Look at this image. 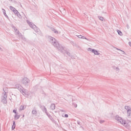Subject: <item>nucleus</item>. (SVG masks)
Here are the masks:
<instances>
[{
  "label": "nucleus",
  "mask_w": 131,
  "mask_h": 131,
  "mask_svg": "<svg viewBox=\"0 0 131 131\" xmlns=\"http://www.w3.org/2000/svg\"><path fill=\"white\" fill-rule=\"evenodd\" d=\"M48 38L52 45L54 46L55 48H56V49H57V50H58L59 52H61V53H63V54H65L68 56H69V57L71 56L70 54V52L66 50V49L62 47V46L60 45V44H59V42H58V41H57L55 38L52 36H49Z\"/></svg>",
  "instance_id": "1"
},
{
  "label": "nucleus",
  "mask_w": 131,
  "mask_h": 131,
  "mask_svg": "<svg viewBox=\"0 0 131 131\" xmlns=\"http://www.w3.org/2000/svg\"><path fill=\"white\" fill-rule=\"evenodd\" d=\"M115 119L117 120V121H118V122L121 123V124L124 125V126H126V122L125 120L122 119L121 117H120L119 116L117 115L115 117Z\"/></svg>",
  "instance_id": "2"
},
{
  "label": "nucleus",
  "mask_w": 131,
  "mask_h": 131,
  "mask_svg": "<svg viewBox=\"0 0 131 131\" xmlns=\"http://www.w3.org/2000/svg\"><path fill=\"white\" fill-rule=\"evenodd\" d=\"M6 92H3L2 94V96L1 97V102L3 104H7V100H8V95L6 93Z\"/></svg>",
  "instance_id": "3"
},
{
  "label": "nucleus",
  "mask_w": 131,
  "mask_h": 131,
  "mask_svg": "<svg viewBox=\"0 0 131 131\" xmlns=\"http://www.w3.org/2000/svg\"><path fill=\"white\" fill-rule=\"evenodd\" d=\"M21 83L24 84L25 86H28L29 83H30V80L27 77H24L21 80Z\"/></svg>",
  "instance_id": "4"
},
{
  "label": "nucleus",
  "mask_w": 131,
  "mask_h": 131,
  "mask_svg": "<svg viewBox=\"0 0 131 131\" xmlns=\"http://www.w3.org/2000/svg\"><path fill=\"white\" fill-rule=\"evenodd\" d=\"M27 23L31 27V28H32V29L34 30L36 32H38V29H37V28H36V26H35L33 23L29 21V20H27Z\"/></svg>",
  "instance_id": "5"
},
{
  "label": "nucleus",
  "mask_w": 131,
  "mask_h": 131,
  "mask_svg": "<svg viewBox=\"0 0 131 131\" xmlns=\"http://www.w3.org/2000/svg\"><path fill=\"white\" fill-rule=\"evenodd\" d=\"M15 89H17V90H19V91L20 92V93H21V94H23V95H25V92H24V91H23V87H22V86H21V85L19 84H16L15 85Z\"/></svg>",
  "instance_id": "6"
},
{
  "label": "nucleus",
  "mask_w": 131,
  "mask_h": 131,
  "mask_svg": "<svg viewBox=\"0 0 131 131\" xmlns=\"http://www.w3.org/2000/svg\"><path fill=\"white\" fill-rule=\"evenodd\" d=\"M88 52H92L94 55L96 56H99L100 53L99 52V51L96 50L95 49H92V48H89L88 49Z\"/></svg>",
  "instance_id": "7"
},
{
  "label": "nucleus",
  "mask_w": 131,
  "mask_h": 131,
  "mask_svg": "<svg viewBox=\"0 0 131 131\" xmlns=\"http://www.w3.org/2000/svg\"><path fill=\"white\" fill-rule=\"evenodd\" d=\"M10 9L11 10V11L13 12L14 14L16 13H18V10L16 9L15 8H14L13 6H10Z\"/></svg>",
  "instance_id": "8"
},
{
  "label": "nucleus",
  "mask_w": 131,
  "mask_h": 131,
  "mask_svg": "<svg viewBox=\"0 0 131 131\" xmlns=\"http://www.w3.org/2000/svg\"><path fill=\"white\" fill-rule=\"evenodd\" d=\"M17 35H18L19 38H21V39H23V40H26V38L22 35V34H21V33H19Z\"/></svg>",
  "instance_id": "9"
},
{
  "label": "nucleus",
  "mask_w": 131,
  "mask_h": 131,
  "mask_svg": "<svg viewBox=\"0 0 131 131\" xmlns=\"http://www.w3.org/2000/svg\"><path fill=\"white\" fill-rule=\"evenodd\" d=\"M113 69L116 71V72H117V73H118V72H119L120 70L119 68H118V67L113 66Z\"/></svg>",
  "instance_id": "10"
},
{
  "label": "nucleus",
  "mask_w": 131,
  "mask_h": 131,
  "mask_svg": "<svg viewBox=\"0 0 131 131\" xmlns=\"http://www.w3.org/2000/svg\"><path fill=\"white\" fill-rule=\"evenodd\" d=\"M124 109L127 111V112H129L131 111L130 106H128L127 105L124 106Z\"/></svg>",
  "instance_id": "11"
},
{
  "label": "nucleus",
  "mask_w": 131,
  "mask_h": 131,
  "mask_svg": "<svg viewBox=\"0 0 131 131\" xmlns=\"http://www.w3.org/2000/svg\"><path fill=\"white\" fill-rule=\"evenodd\" d=\"M79 38H82V39H86V40H89V39L86 38V37L82 36V35H78L77 36Z\"/></svg>",
  "instance_id": "12"
},
{
  "label": "nucleus",
  "mask_w": 131,
  "mask_h": 131,
  "mask_svg": "<svg viewBox=\"0 0 131 131\" xmlns=\"http://www.w3.org/2000/svg\"><path fill=\"white\" fill-rule=\"evenodd\" d=\"M51 29L53 32L55 33V34H58L59 33V32H58V31H57V30L55 29L54 28H51Z\"/></svg>",
  "instance_id": "13"
},
{
  "label": "nucleus",
  "mask_w": 131,
  "mask_h": 131,
  "mask_svg": "<svg viewBox=\"0 0 131 131\" xmlns=\"http://www.w3.org/2000/svg\"><path fill=\"white\" fill-rule=\"evenodd\" d=\"M50 109L51 110H55V109H56V105H55V104H52L50 106Z\"/></svg>",
  "instance_id": "14"
},
{
  "label": "nucleus",
  "mask_w": 131,
  "mask_h": 131,
  "mask_svg": "<svg viewBox=\"0 0 131 131\" xmlns=\"http://www.w3.org/2000/svg\"><path fill=\"white\" fill-rule=\"evenodd\" d=\"M46 115L49 117V118H50V119H51L52 121H54V118H53V117H52L50 114L47 113Z\"/></svg>",
  "instance_id": "15"
},
{
  "label": "nucleus",
  "mask_w": 131,
  "mask_h": 131,
  "mask_svg": "<svg viewBox=\"0 0 131 131\" xmlns=\"http://www.w3.org/2000/svg\"><path fill=\"white\" fill-rule=\"evenodd\" d=\"M32 113L33 114V115H36V114H37V111H36V109H33L32 111Z\"/></svg>",
  "instance_id": "16"
},
{
  "label": "nucleus",
  "mask_w": 131,
  "mask_h": 131,
  "mask_svg": "<svg viewBox=\"0 0 131 131\" xmlns=\"http://www.w3.org/2000/svg\"><path fill=\"white\" fill-rule=\"evenodd\" d=\"M2 11L4 16H5L6 18H9V16H8V15H7V13H6V10H5L4 9H2Z\"/></svg>",
  "instance_id": "17"
},
{
  "label": "nucleus",
  "mask_w": 131,
  "mask_h": 131,
  "mask_svg": "<svg viewBox=\"0 0 131 131\" xmlns=\"http://www.w3.org/2000/svg\"><path fill=\"white\" fill-rule=\"evenodd\" d=\"M20 118V115H18V114H16L14 116V119L18 120Z\"/></svg>",
  "instance_id": "18"
},
{
  "label": "nucleus",
  "mask_w": 131,
  "mask_h": 131,
  "mask_svg": "<svg viewBox=\"0 0 131 131\" xmlns=\"http://www.w3.org/2000/svg\"><path fill=\"white\" fill-rule=\"evenodd\" d=\"M15 15H16V16H17V17H18V18H22V16H21V14H20V13H19V12L17 11V12L14 13Z\"/></svg>",
  "instance_id": "19"
},
{
  "label": "nucleus",
  "mask_w": 131,
  "mask_h": 131,
  "mask_svg": "<svg viewBox=\"0 0 131 131\" xmlns=\"http://www.w3.org/2000/svg\"><path fill=\"white\" fill-rule=\"evenodd\" d=\"M127 117L128 118H131V111L127 112Z\"/></svg>",
  "instance_id": "20"
},
{
  "label": "nucleus",
  "mask_w": 131,
  "mask_h": 131,
  "mask_svg": "<svg viewBox=\"0 0 131 131\" xmlns=\"http://www.w3.org/2000/svg\"><path fill=\"white\" fill-rule=\"evenodd\" d=\"M25 108H26L24 105H21L19 107V111H22V110H24Z\"/></svg>",
  "instance_id": "21"
},
{
  "label": "nucleus",
  "mask_w": 131,
  "mask_h": 131,
  "mask_svg": "<svg viewBox=\"0 0 131 131\" xmlns=\"http://www.w3.org/2000/svg\"><path fill=\"white\" fill-rule=\"evenodd\" d=\"M117 33L119 34V35H120V36H122L123 34H122V32L121 31H120V30H117Z\"/></svg>",
  "instance_id": "22"
},
{
  "label": "nucleus",
  "mask_w": 131,
  "mask_h": 131,
  "mask_svg": "<svg viewBox=\"0 0 131 131\" xmlns=\"http://www.w3.org/2000/svg\"><path fill=\"white\" fill-rule=\"evenodd\" d=\"M14 29L15 31V33H16L17 35H18L20 32H19V30H18L17 29H16V28H14Z\"/></svg>",
  "instance_id": "23"
},
{
  "label": "nucleus",
  "mask_w": 131,
  "mask_h": 131,
  "mask_svg": "<svg viewBox=\"0 0 131 131\" xmlns=\"http://www.w3.org/2000/svg\"><path fill=\"white\" fill-rule=\"evenodd\" d=\"M42 111H43V112H45L46 114H47V113H48L47 108H46V107H45V106L42 110Z\"/></svg>",
  "instance_id": "24"
},
{
  "label": "nucleus",
  "mask_w": 131,
  "mask_h": 131,
  "mask_svg": "<svg viewBox=\"0 0 131 131\" xmlns=\"http://www.w3.org/2000/svg\"><path fill=\"white\" fill-rule=\"evenodd\" d=\"M98 18L100 21H104V17H101V16H98Z\"/></svg>",
  "instance_id": "25"
},
{
  "label": "nucleus",
  "mask_w": 131,
  "mask_h": 131,
  "mask_svg": "<svg viewBox=\"0 0 131 131\" xmlns=\"http://www.w3.org/2000/svg\"><path fill=\"white\" fill-rule=\"evenodd\" d=\"M4 93L6 92V94H7V93H8V88H5L4 89Z\"/></svg>",
  "instance_id": "26"
},
{
  "label": "nucleus",
  "mask_w": 131,
  "mask_h": 131,
  "mask_svg": "<svg viewBox=\"0 0 131 131\" xmlns=\"http://www.w3.org/2000/svg\"><path fill=\"white\" fill-rule=\"evenodd\" d=\"M118 51H120L121 52H122L123 54H125V52L124 51L121 50V49H119L118 48H116Z\"/></svg>",
  "instance_id": "27"
},
{
  "label": "nucleus",
  "mask_w": 131,
  "mask_h": 131,
  "mask_svg": "<svg viewBox=\"0 0 131 131\" xmlns=\"http://www.w3.org/2000/svg\"><path fill=\"white\" fill-rule=\"evenodd\" d=\"M73 105L74 107H75V108H76L77 107V105L76 104V103H73Z\"/></svg>",
  "instance_id": "28"
},
{
  "label": "nucleus",
  "mask_w": 131,
  "mask_h": 131,
  "mask_svg": "<svg viewBox=\"0 0 131 131\" xmlns=\"http://www.w3.org/2000/svg\"><path fill=\"white\" fill-rule=\"evenodd\" d=\"M15 127H16V126H15V125H12V129H15Z\"/></svg>",
  "instance_id": "29"
},
{
  "label": "nucleus",
  "mask_w": 131,
  "mask_h": 131,
  "mask_svg": "<svg viewBox=\"0 0 131 131\" xmlns=\"http://www.w3.org/2000/svg\"><path fill=\"white\" fill-rule=\"evenodd\" d=\"M64 117H66V118H68V114H65L64 115Z\"/></svg>",
  "instance_id": "30"
},
{
  "label": "nucleus",
  "mask_w": 131,
  "mask_h": 131,
  "mask_svg": "<svg viewBox=\"0 0 131 131\" xmlns=\"http://www.w3.org/2000/svg\"><path fill=\"white\" fill-rule=\"evenodd\" d=\"M13 125L16 126V122L15 121H13Z\"/></svg>",
  "instance_id": "31"
},
{
  "label": "nucleus",
  "mask_w": 131,
  "mask_h": 131,
  "mask_svg": "<svg viewBox=\"0 0 131 131\" xmlns=\"http://www.w3.org/2000/svg\"><path fill=\"white\" fill-rule=\"evenodd\" d=\"M13 112L14 113H15V114H17V113L16 112V110H14L13 111Z\"/></svg>",
  "instance_id": "32"
},
{
  "label": "nucleus",
  "mask_w": 131,
  "mask_h": 131,
  "mask_svg": "<svg viewBox=\"0 0 131 131\" xmlns=\"http://www.w3.org/2000/svg\"><path fill=\"white\" fill-rule=\"evenodd\" d=\"M77 124H79V125H80V122L78 121V122H77Z\"/></svg>",
  "instance_id": "33"
},
{
  "label": "nucleus",
  "mask_w": 131,
  "mask_h": 131,
  "mask_svg": "<svg viewBox=\"0 0 131 131\" xmlns=\"http://www.w3.org/2000/svg\"><path fill=\"white\" fill-rule=\"evenodd\" d=\"M129 45L131 47V42H129Z\"/></svg>",
  "instance_id": "34"
},
{
  "label": "nucleus",
  "mask_w": 131,
  "mask_h": 131,
  "mask_svg": "<svg viewBox=\"0 0 131 131\" xmlns=\"http://www.w3.org/2000/svg\"><path fill=\"white\" fill-rule=\"evenodd\" d=\"M104 122V121H100V123H103Z\"/></svg>",
  "instance_id": "35"
},
{
  "label": "nucleus",
  "mask_w": 131,
  "mask_h": 131,
  "mask_svg": "<svg viewBox=\"0 0 131 131\" xmlns=\"http://www.w3.org/2000/svg\"><path fill=\"white\" fill-rule=\"evenodd\" d=\"M24 116H25L24 115H23V117H24Z\"/></svg>",
  "instance_id": "36"
},
{
  "label": "nucleus",
  "mask_w": 131,
  "mask_h": 131,
  "mask_svg": "<svg viewBox=\"0 0 131 131\" xmlns=\"http://www.w3.org/2000/svg\"><path fill=\"white\" fill-rule=\"evenodd\" d=\"M61 111H62V112H63V110H62Z\"/></svg>",
  "instance_id": "37"
},
{
  "label": "nucleus",
  "mask_w": 131,
  "mask_h": 131,
  "mask_svg": "<svg viewBox=\"0 0 131 131\" xmlns=\"http://www.w3.org/2000/svg\"><path fill=\"white\" fill-rule=\"evenodd\" d=\"M1 47H0V50H1Z\"/></svg>",
  "instance_id": "38"
}]
</instances>
